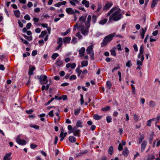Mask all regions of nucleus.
<instances>
[{
  "instance_id": "f257e3e1",
  "label": "nucleus",
  "mask_w": 160,
  "mask_h": 160,
  "mask_svg": "<svg viewBox=\"0 0 160 160\" xmlns=\"http://www.w3.org/2000/svg\"><path fill=\"white\" fill-rule=\"evenodd\" d=\"M86 17L87 16L86 15L81 17L79 18L81 23L79 28L81 33L85 36L87 35L89 32V28L90 27V22L92 19L91 16L89 15L86 21Z\"/></svg>"
},
{
  "instance_id": "f03ea898",
  "label": "nucleus",
  "mask_w": 160,
  "mask_h": 160,
  "mask_svg": "<svg viewBox=\"0 0 160 160\" xmlns=\"http://www.w3.org/2000/svg\"><path fill=\"white\" fill-rule=\"evenodd\" d=\"M123 12H121V9L118 7H114L111 9L107 14V16H110L108 22H112V21L117 22L123 18Z\"/></svg>"
},
{
  "instance_id": "7ed1b4c3",
  "label": "nucleus",
  "mask_w": 160,
  "mask_h": 160,
  "mask_svg": "<svg viewBox=\"0 0 160 160\" xmlns=\"http://www.w3.org/2000/svg\"><path fill=\"white\" fill-rule=\"evenodd\" d=\"M115 34L116 33H114L105 36L102 42L101 43V47H103L106 45L108 42L112 40Z\"/></svg>"
},
{
  "instance_id": "20e7f679",
  "label": "nucleus",
  "mask_w": 160,
  "mask_h": 160,
  "mask_svg": "<svg viewBox=\"0 0 160 160\" xmlns=\"http://www.w3.org/2000/svg\"><path fill=\"white\" fill-rule=\"evenodd\" d=\"M21 135H18L17 137L16 140L17 142L19 144L21 145H24L26 144V142L25 140L20 138Z\"/></svg>"
},
{
  "instance_id": "39448f33",
  "label": "nucleus",
  "mask_w": 160,
  "mask_h": 160,
  "mask_svg": "<svg viewBox=\"0 0 160 160\" xmlns=\"http://www.w3.org/2000/svg\"><path fill=\"white\" fill-rule=\"evenodd\" d=\"M40 81L42 84H47L48 82L47 76L45 75H41L40 77Z\"/></svg>"
},
{
  "instance_id": "423d86ee",
  "label": "nucleus",
  "mask_w": 160,
  "mask_h": 160,
  "mask_svg": "<svg viewBox=\"0 0 160 160\" xmlns=\"http://www.w3.org/2000/svg\"><path fill=\"white\" fill-rule=\"evenodd\" d=\"M93 45H92L88 47L86 49V52L88 54H90L91 53L93 52Z\"/></svg>"
},
{
  "instance_id": "0eeeda50",
  "label": "nucleus",
  "mask_w": 160,
  "mask_h": 160,
  "mask_svg": "<svg viewBox=\"0 0 160 160\" xmlns=\"http://www.w3.org/2000/svg\"><path fill=\"white\" fill-rule=\"evenodd\" d=\"M112 2H108L105 5L103 8V9L104 10H108L110 7L112 6Z\"/></svg>"
},
{
  "instance_id": "6e6552de",
  "label": "nucleus",
  "mask_w": 160,
  "mask_h": 160,
  "mask_svg": "<svg viewBox=\"0 0 160 160\" xmlns=\"http://www.w3.org/2000/svg\"><path fill=\"white\" fill-rule=\"evenodd\" d=\"M144 47L143 45H142L140 46L139 49V53L138 54V58H140L142 55H143V53L144 52Z\"/></svg>"
},
{
  "instance_id": "1a4fd4ad",
  "label": "nucleus",
  "mask_w": 160,
  "mask_h": 160,
  "mask_svg": "<svg viewBox=\"0 0 160 160\" xmlns=\"http://www.w3.org/2000/svg\"><path fill=\"white\" fill-rule=\"evenodd\" d=\"M85 51V48L83 47L81 48L79 50V55L81 57H82L84 56V53Z\"/></svg>"
},
{
  "instance_id": "9d476101",
  "label": "nucleus",
  "mask_w": 160,
  "mask_h": 160,
  "mask_svg": "<svg viewBox=\"0 0 160 160\" xmlns=\"http://www.w3.org/2000/svg\"><path fill=\"white\" fill-rule=\"evenodd\" d=\"M140 60H137V64L138 65L142 66V62L144 60V56L143 55H142L141 56L140 58H139Z\"/></svg>"
},
{
  "instance_id": "9b49d317",
  "label": "nucleus",
  "mask_w": 160,
  "mask_h": 160,
  "mask_svg": "<svg viewBox=\"0 0 160 160\" xmlns=\"http://www.w3.org/2000/svg\"><path fill=\"white\" fill-rule=\"evenodd\" d=\"M88 152V151L87 150L81 151L79 153H77L76 154V157H78L81 156L87 153Z\"/></svg>"
},
{
  "instance_id": "f8f14e48",
  "label": "nucleus",
  "mask_w": 160,
  "mask_h": 160,
  "mask_svg": "<svg viewBox=\"0 0 160 160\" xmlns=\"http://www.w3.org/2000/svg\"><path fill=\"white\" fill-rule=\"evenodd\" d=\"M66 11L69 14H75L74 10L71 8H66Z\"/></svg>"
},
{
  "instance_id": "ddd939ff",
  "label": "nucleus",
  "mask_w": 160,
  "mask_h": 160,
  "mask_svg": "<svg viewBox=\"0 0 160 160\" xmlns=\"http://www.w3.org/2000/svg\"><path fill=\"white\" fill-rule=\"evenodd\" d=\"M147 142L145 141H144L142 142L141 144V151L142 152L144 151L145 147L147 145Z\"/></svg>"
},
{
  "instance_id": "4468645a",
  "label": "nucleus",
  "mask_w": 160,
  "mask_h": 160,
  "mask_svg": "<svg viewBox=\"0 0 160 160\" xmlns=\"http://www.w3.org/2000/svg\"><path fill=\"white\" fill-rule=\"evenodd\" d=\"M11 152L7 153L3 158V159L4 160H10L12 159V157H11Z\"/></svg>"
},
{
  "instance_id": "2eb2a0df",
  "label": "nucleus",
  "mask_w": 160,
  "mask_h": 160,
  "mask_svg": "<svg viewBox=\"0 0 160 160\" xmlns=\"http://www.w3.org/2000/svg\"><path fill=\"white\" fill-rule=\"evenodd\" d=\"M147 29V27L145 28H144L142 29V32L140 33V35L142 39H143L144 38L145 34Z\"/></svg>"
},
{
  "instance_id": "dca6fc26",
  "label": "nucleus",
  "mask_w": 160,
  "mask_h": 160,
  "mask_svg": "<svg viewBox=\"0 0 160 160\" xmlns=\"http://www.w3.org/2000/svg\"><path fill=\"white\" fill-rule=\"evenodd\" d=\"M144 135L143 134L141 133L140 134V138L138 139V143L140 144L144 138Z\"/></svg>"
},
{
  "instance_id": "f3484780",
  "label": "nucleus",
  "mask_w": 160,
  "mask_h": 160,
  "mask_svg": "<svg viewBox=\"0 0 160 160\" xmlns=\"http://www.w3.org/2000/svg\"><path fill=\"white\" fill-rule=\"evenodd\" d=\"M82 3L84 5L86 8H88L89 6V2L86 0H83L82 2Z\"/></svg>"
},
{
  "instance_id": "a211bd4d",
  "label": "nucleus",
  "mask_w": 160,
  "mask_h": 160,
  "mask_svg": "<svg viewBox=\"0 0 160 160\" xmlns=\"http://www.w3.org/2000/svg\"><path fill=\"white\" fill-rule=\"evenodd\" d=\"M63 62L62 61L61 59H59L58 60L56 63V64L57 66L59 67H61L62 66V65L63 64Z\"/></svg>"
},
{
  "instance_id": "6ab92c4d",
  "label": "nucleus",
  "mask_w": 160,
  "mask_h": 160,
  "mask_svg": "<svg viewBox=\"0 0 160 160\" xmlns=\"http://www.w3.org/2000/svg\"><path fill=\"white\" fill-rule=\"evenodd\" d=\"M69 3L70 4L73 6H75L76 4L75 3H78L79 2L78 0H69Z\"/></svg>"
},
{
  "instance_id": "aec40b11",
  "label": "nucleus",
  "mask_w": 160,
  "mask_h": 160,
  "mask_svg": "<svg viewBox=\"0 0 160 160\" xmlns=\"http://www.w3.org/2000/svg\"><path fill=\"white\" fill-rule=\"evenodd\" d=\"M71 39V37H67L63 38V41L64 43H69Z\"/></svg>"
},
{
  "instance_id": "412c9836",
  "label": "nucleus",
  "mask_w": 160,
  "mask_h": 160,
  "mask_svg": "<svg viewBox=\"0 0 160 160\" xmlns=\"http://www.w3.org/2000/svg\"><path fill=\"white\" fill-rule=\"evenodd\" d=\"M108 21V19L107 18H103L102 20L100 21L98 23L100 24L101 25H104Z\"/></svg>"
},
{
  "instance_id": "4be33fe9",
  "label": "nucleus",
  "mask_w": 160,
  "mask_h": 160,
  "mask_svg": "<svg viewBox=\"0 0 160 160\" xmlns=\"http://www.w3.org/2000/svg\"><path fill=\"white\" fill-rule=\"evenodd\" d=\"M102 117V116H99L98 114H94L93 116V118L97 120L101 119Z\"/></svg>"
},
{
  "instance_id": "5701e85b",
  "label": "nucleus",
  "mask_w": 160,
  "mask_h": 160,
  "mask_svg": "<svg viewBox=\"0 0 160 160\" xmlns=\"http://www.w3.org/2000/svg\"><path fill=\"white\" fill-rule=\"evenodd\" d=\"M88 62L87 61H83L81 62V67H83L88 66Z\"/></svg>"
},
{
  "instance_id": "b1692460",
  "label": "nucleus",
  "mask_w": 160,
  "mask_h": 160,
  "mask_svg": "<svg viewBox=\"0 0 160 160\" xmlns=\"http://www.w3.org/2000/svg\"><path fill=\"white\" fill-rule=\"evenodd\" d=\"M69 140L71 142H74L76 141V139L73 136H70L69 138Z\"/></svg>"
},
{
  "instance_id": "393cba45",
  "label": "nucleus",
  "mask_w": 160,
  "mask_h": 160,
  "mask_svg": "<svg viewBox=\"0 0 160 160\" xmlns=\"http://www.w3.org/2000/svg\"><path fill=\"white\" fill-rule=\"evenodd\" d=\"M35 68L34 67H32L29 69L28 72V74L29 75H32L33 74V71L35 70Z\"/></svg>"
},
{
  "instance_id": "a878e982",
  "label": "nucleus",
  "mask_w": 160,
  "mask_h": 160,
  "mask_svg": "<svg viewBox=\"0 0 160 160\" xmlns=\"http://www.w3.org/2000/svg\"><path fill=\"white\" fill-rule=\"evenodd\" d=\"M155 157L153 154L149 155L147 156L146 160H153Z\"/></svg>"
},
{
  "instance_id": "bb28decb",
  "label": "nucleus",
  "mask_w": 160,
  "mask_h": 160,
  "mask_svg": "<svg viewBox=\"0 0 160 160\" xmlns=\"http://www.w3.org/2000/svg\"><path fill=\"white\" fill-rule=\"evenodd\" d=\"M129 152L127 148H124L122 154L125 156H127Z\"/></svg>"
},
{
  "instance_id": "cd10ccee",
  "label": "nucleus",
  "mask_w": 160,
  "mask_h": 160,
  "mask_svg": "<svg viewBox=\"0 0 160 160\" xmlns=\"http://www.w3.org/2000/svg\"><path fill=\"white\" fill-rule=\"evenodd\" d=\"M14 14L17 18H19L20 16V12L19 10H17L14 11Z\"/></svg>"
},
{
  "instance_id": "c85d7f7f",
  "label": "nucleus",
  "mask_w": 160,
  "mask_h": 160,
  "mask_svg": "<svg viewBox=\"0 0 160 160\" xmlns=\"http://www.w3.org/2000/svg\"><path fill=\"white\" fill-rule=\"evenodd\" d=\"M157 0H153L151 4V8H153L157 4Z\"/></svg>"
},
{
  "instance_id": "c756f323",
  "label": "nucleus",
  "mask_w": 160,
  "mask_h": 160,
  "mask_svg": "<svg viewBox=\"0 0 160 160\" xmlns=\"http://www.w3.org/2000/svg\"><path fill=\"white\" fill-rule=\"evenodd\" d=\"M47 33L46 31H42L41 32V34L39 35V38H42Z\"/></svg>"
},
{
  "instance_id": "7c9ffc66",
  "label": "nucleus",
  "mask_w": 160,
  "mask_h": 160,
  "mask_svg": "<svg viewBox=\"0 0 160 160\" xmlns=\"http://www.w3.org/2000/svg\"><path fill=\"white\" fill-rule=\"evenodd\" d=\"M82 122L81 120H78L77 121V122L76 124V126L78 127H82Z\"/></svg>"
},
{
  "instance_id": "2f4dec72",
  "label": "nucleus",
  "mask_w": 160,
  "mask_h": 160,
  "mask_svg": "<svg viewBox=\"0 0 160 160\" xmlns=\"http://www.w3.org/2000/svg\"><path fill=\"white\" fill-rule=\"evenodd\" d=\"M80 132V130H77L76 129V128H75V130H74V132H73L74 135L75 136H77L78 135V134Z\"/></svg>"
},
{
  "instance_id": "473e14b6",
  "label": "nucleus",
  "mask_w": 160,
  "mask_h": 160,
  "mask_svg": "<svg viewBox=\"0 0 160 160\" xmlns=\"http://www.w3.org/2000/svg\"><path fill=\"white\" fill-rule=\"evenodd\" d=\"M110 107L109 106H107L105 107L102 108V110L103 111H107L110 109Z\"/></svg>"
},
{
  "instance_id": "72a5a7b5",
  "label": "nucleus",
  "mask_w": 160,
  "mask_h": 160,
  "mask_svg": "<svg viewBox=\"0 0 160 160\" xmlns=\"http://www.w3.org/2000/svg\"><path fill=\"white\" fill-rule=\"evenodd\" d=\"M155 105V102L153 101H151L149 102V105L150 107H153Z\"/></svg>"
},
{
  "instance_id": "f704fd0d",
  "label": "nucleus",
  "mask_w": 160,
  "mask_h": 160,
  "mask_svg": "<svg viewBox=\"0 0 160 160\" xmlns=\"http://www.w3.org/2000/svg\"><path fill=\"white\" fill-rule=\"evenodd\" d=\"M111 54L112 55L115 57L116 56V53L114 48L110 50Z\"/></svg>"
},
{
  "instance_id": "c9c22d12",
  "label": "nucleus",
  "mask_w": 160,
  "mask_h": 160,
  "mask_svg": "<svg viewBox=\"0 0 160 160\" xmlns=\"http://www.w3.org/2000/svg\"><path fill=\"white\" fill-rule=\"evenodd\" d=\"M70 29H68L66 31L64 32H62L61 33V34L63 36H65L67 35L70 32Z\"/></svg>"
},
{
  "instance_id": "e433bc0d",
  "label": "nucleus",
  "mask_w": 160,
  "mask_h": 160,
  "mask_svg": "<svg viewBox=\"0 0 160 160\" xmlns=\"http://www.w3.org/2000/svg\"><path fill=\"white\" fill-rule=\"evenodd\" d=\"M108 153L110 155H112L113 152V147L112 146H110L108 150Z\"/></svg>"
},
{
  "instance_id": "4c0bfd02",
  "label": "nucleus",
  "mask_w": 160,
  "mask_h": 160,
  "mask_svg": "<svg viewBox=\"0 0 160 160\" xmlns=\"http://www.w3.org/2000/svg\"><path fill=\"white\" fill-rule=\"evenodd\" d=\"M126 66L128 67H130L132 65L131 61L130 60H128L126 64Z\"/></svg>"
},
{
  "instance_id": "58836bf2",
  "label": "nucleus",
  "mask_w": 160,
  "mask_h": 160,
  "mask_svg": "<svg viewBox=\"0 0 160 160\" xmlns=\"http://www.w3.org/2000/svg\"><path fill=\"white\" fill-rule=\"evenodd\" d=\"M29 126L31 127L34 128L38 130L39 129V127L37 125H32V124H30L29 125Z\"/></svg>"
},
{
  "instance_id": "ea45409f",
  "label": "nucleus",
  "mask_w": 160,
  "mask_h": 160,
  "mask_svg": "<svg viewBox=\"0 0 160 160\" xmlns=\"http://www.w3.org/2000/svg\"><path fill=\"white\" fill-rule=\"evenodd\" d=\"M59 56V54L57 53L53 54L52 56V58L53 59H55L56 58Z\"/></svg>"
},
{
  "instance_id": "a19ab883",
  "label": "nucleus",
  "mask_w": 160,
  "mask_h": 160,
  "mask_svg": "<svg viewBox=\"0 0 160 160\" xmlns=\"http://www.w3.org/2000/svg\"><path fill=\"white\" fill-rule=\"evenodd\" d=\"M62 38H59L58 40L57 43L58 45H62Z\"/></svg>"
},
{
  "instance_id": "79ce46f5",
  "label": "nucleus",
  "mask_w": 160,
  "mask_h": 160,
  "mask_svg": "<svg viewBox=\"0 0 160 160\" xmlns=\"http://www.w3.org/2000/svg\"><path fill=\"white\" fill-rule=\"evenodd\" d=\"M80 104L81 105H82L84 102V99H83V95L82 94L80 95Z\"/></svg>"
},
{
  "instance_id": "37998d69",
  "label": "nucleus",
  "mask_w": 160,
  "mask_h": 160,
  "mask_svg": "<svg viewBox=\"0 0 160 160\" xmlns=\"http://www.w3.org/2000/svg\"><path fill=\"white\" fill-rule=\"evenodd\" d=\"M112 118L110 116H108L106 117V120L108 123H110L112 122Z\"/></svg>"
},
{
  "instance_id": "c03bdc74",
  "label": "nucleus",
  "mask_w": 160,
  "mask_h": 160,
  "mask_svg": "<svg viewBox=\"0 0 160 160\" xmlns=\"http://www.w3.org/2000/svg\"><path fill=\"white\" fill-rule=\"evenodd\" d=\"M155 119V118H153L151 119H150L147 122V125L148 126H151V122L152 121Z\"/></svg>"
},
{
  "instance_id": "a18cd8bd",
  "label": "nucleus",
  "mask_w": 160,
  "mask_h": 160,
  "mask_svg": "<svg viewBox=\"0 0 160 160\" xmlns=\"http://www.w3.org/2000/svg\"><path fill=\"white\" fill-rule=\"evenodd\" d=\"M72 42L73 44H75L77 42V39L75 37H74L72 38Z\"/></svg>"
},
{
  "instance_id": "49530a36",
  "label": "nucleus",
  "mask_w": 160,
  "mask_h": 160,
  "mask_svg": "<svg viewBox=\"0 0 160 160\" xmlns=\"http://www.w3.org/2000/svg\"><path fill=\"white\" fill-rule=\"evenodd\" d=\"M106 84L108 87L109 89H110L112 86V84L109 81H107Z\"/></svg>"
},
{
  "instance_id": "de8ad7c7",
  "label": "nucleus",
  "mask_w": 160,
  "mask_h": 160,
  "mask_svg": "<svg viewBox=\"0 0 160 160\" xmlns=\"http://www.w3.org/2000/svg\"><path fill=\"white\" fill-rule=\"evenodd\" d=\"M24 18L27 20H30L31 19L30 17L28 14H26L24 16Z\"/></svg>"
},
{
  "instance_id": "09e8293b",
  "label": "nucleus",
  "mask_w": 160,
  "mask_h": 160,
  "mask_svg": "<svg viewBox=\"0 0 160 160\" xmlns=\"http://www.w3.org/2000/svg\"><path fill=\"white\" fill-rule=\"evenodd\" d=\"M80 109H76L75 110L74 114L76 115H78L80 113Z\"/></svg>"
},
{
  "instance_id": "8fccbe9b",
  "label": "nucleus",
  "mask_w": 160,
  "mask_h": 160,
  "mask_svg": "<svg viewBox=\"0 0 160 160\" xmlns=\"http://www.w3.org/2000/svg\"><path fill=\"white\" fill-rule=\"evenodd\" d=\"M134 119L136 121H138V120L139 117L138 115L136 114L134 115Z\"/></svg>"
},
{
  "instance_id": "3c124183",
  "label": "nucleus",
  "mask_w": 160,
  "mask_h": 160,
  "mask_svg": "<svg viewBox=\"0 0 160 160\" xmlns=\"http://www.w3.org/2000/svg\"><path fill=\"white\" fill-rule=\"evenodd\" d=\"M64 130L63 129H62L61 130V132L60 135V137H63L64 136V135L65 134V132L63 133Z\"/></svg>"
},
{
  "instance_id": "603ef678",
  "label": "nucleus",
  "mask_w": 160,
  "mask_h": 160,
  "mask_svg": "<svg viewBox=\"0 0 160 160\" xmlns=\"http://www.w3.org/2000/svg\"><path fill=\"white\" fill-rule=\"evenodd\" d=\"M102 6L101 5H98L97 10L96 11V12H99L102 8Z\"/></svg>"
},
{
  "instance_id": "864d4df0",
  "label": "nucleus",
  "mask_w": 160,
  "mask_h": 160,
  "mask_svg": "<svg viewBox=\"0 0 160 160\" xmlns=\"http://www.w3.org/2000/svg\"><path fill=\"white\" fill-rule=\"evenodd\" d=\"M76 76L75 75H73L70 76V79L71 80H74L76 79Z\"/></svg>"
},
{
  "instance_id": "5fc2aeb1",
  "label": "nucleus",
  "mask_w": 160,
  "mask_h": 160,
  "mask_svg": "<svg viewBox=\"0 0 160 160\" xmlns=\"http://www.w3.org/2000/svg\"><path fill=\"white\" fill-rule=\"evenodd\" d=\"M117 48H114L115 49H117L119 51H121L122 50L121 48V45L120 44H118L117 46Z\"/></svg>"
},
{
  "instance_id": "6e6d98bb",
  "label": "nucleus",
  "mask_w": 160,
  "mask_h": 160,
  "mask_svg": "<svg viewBox=\"0 0 160 160\" xmlns=\"http://www.w3.org/2000/svg\"><path fill=\"white\" fill-rule=\"evenodd\" d=\"M97 17L96 16H93L92 17V22L93 23H95L96 21Z\"/></svg>"
},
{
  "instance_id": "4d7b16f0",
  "label": "nucleus",
  "mask_w": 160,
  "mask_h": 160,
  "mask_svg": "<svg viewBox=\"0 0 160 160\" xmlns=\"http://www.w3.org/2000/svg\"><path fill=\"white\" fill-rule=\"evenodd\" d=\"M53 110H52L48 113V114L50 117H53Z\"/></svg>"
},
{
  "instance_id": "13d9d810",
  "label": "nucleus",
  "mask_w": 160,
  "mask_h": 160,
  "mask_svg": "<svg viewBox=\"0 0 160 160\" xmlns=\"http://www.w3.org/2000/svg\"><path fill=\"white\" fill-rule=\"evenodd\" d=\"M31 26H32L31 23L30 22L28 23L26 25L27 28L28 29H29L30 28Z\"/></svg>"
},
{
  "instance_id": "bf43d9fd",
  "label": "nucleus",
  "mask_w": 160,
  "mask_h": 160,
  "mask_svg": "<svg viewBox=\"0 0 160 160\" xmlns=\"http://www.w3.org/2000/svg\"><path fill=\"white\" fill-rule=\"evenodd\" d=\"M118 149L119 151H121L122 149V145L121 143H120L119 144Z\"/></svg>"
},
{
  "instance_id": "052dcab7",
  "label": "nucleus",
  "mask_w": 160,
  "mask_h": 160,
  "mask_svg": "<svg viewBox=\"0 0 160 160\" xmlns=\"http://www.w3.org/2000/svg\"><path fill=\"white\" fill-rule=\"evenodd\" d=\"M76 71L77 73L79 72H82V70L80 69V68L79 67L77 68L76 69Z\"/></svg>"
},
{
  "instance_id": "680f3d73",
  "label": "nucleus",
  "mask_w": 160,
  "mask_h": 160,
  "mask_svg": "<svg viewBox=\"0 0 160 160\" xmlns=\"http://www.w3.org/2000/svg\"><path fill=\"white\" fill-rule=\"evenodd\" d=\"M22 42L24 43L25 44L27 45L28 44V42L26 40H24L23 39H21Z\"/></svg>"
},
{
  "instance_id": "e2e57ef3",
  "label": "nucleus",
  "mask_w": 160,
  "mask_h": 160,
  "mask_svg": "<svg viewBox=\"0 0 160 160\" xmlns=\"http://www.w3.org/2000/svg\"><path fill=\"white\" fill-rule=\"evenodd\" d=\"M76 66V64L75 63H73L72 64L71 63L70 67L71 68L74 69Z\"/></svg>"
},
{
  "instance_id": "0e129e2a",
  "label": "nucleus",
  "mask_w": 160,
  "mask_h": 160,
  "mask_svg": "<svg viewBox=\"0 0 160 160\" xmlns=\"http://www.w3.org/2000/svg\"><path fill=\"white\" fill-rule=\"evenodd\" d=\"M76 36L80 39H81L82 37V36L81 35L79 32H78L76 34Z\"/></svg>"
},
{
  "instance_id": "69168bd1",
  "label": "nucleus",
  "mask_w": 160,
  "mask_h": 160,
  "mask_svg": "<svg viewBox=\"0 0 160 160\" xmlns=\"http://www.w3.org/2000/svg\"><path fill=\"white\" fill-rule=\"evenodd\" d=\"M37 146L36 145L32 144L30 145V148L32 149H34L36 147H37Z\"/></svg>"
},
{
  "instance_id": "338daca9",
  "label": "nucleus",
  "mask_w": 160,
  "mask_h": 160,
  "mask_svg": "<svg viewBox=\"0 0 160 160\" xmlns=\"http://www.w3.org/2000/svg\"><path fill=\"white\" fill-rule=\"evenodd\" d=\"M133 47L135 52L138 51V48L136 44H134L133 46Z\"/></svg>"
},
{
  "instance_id": "774afa93",
  "label": "nucleus",
  "mask_w": 160,
  "mask_h": 160,
  "mask_svg": "<svg viewBox=\"0 0 160 160\" xmlns=\"http://www.w3.org/2000/svg\"><path fill=\"white\" fill-rule=\"evenodd\" d=\"M107 158L106 156H102L98 160H107Z\"/></svg>"
}]
</instances>
